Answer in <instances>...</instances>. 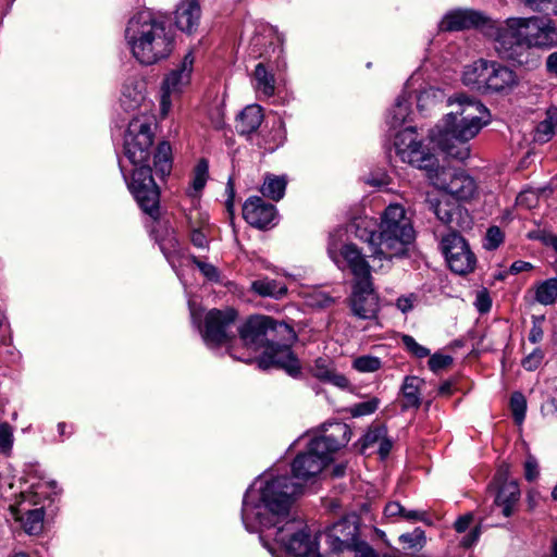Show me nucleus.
<instances>
[{
    "label": "nucleus",
    "instance_id": "f257e3e1",
    "mask_svg": "<svg viewBox=\"0 0 557 557\" xmlns=\"http://www.w3.org/2000/svg\"><path fill=\"white\" fill-rule=\"evenodd\" d=\"M300 491L287 476L261 478L246 491L242 505L245 529L259 533L262 545L275 554L271 541L294 557H322L318 542L302 521L290 518V507Z\"/></svg>",
    "mask_w": 557,
    "mask_h": 557
},
{
    "label": "nucleus",
    "instance_id": "f03ea898",
    "mask_svg": "<svg viewBox=\"0 0 557 557\" xmlns=\"http://www.w3.org/2000/svg\"><path fill=\"white\" fill-rule=\"evenodd\" d=\"M490 36L500 58L527 70L541 64L540 55L532 48L548 50L557 46V26L547 16L508 17L490 25Z\"/></svg>",
    "mask_w": 557,
    "mask_h": 557
},
{
    "label": "nucleus",
    "instance_id": "7ed1b4c3",
    "mask_svg": "<svg viewBox=\"0 0 557 557\" xmlns=\"http://www.w3.org/2000/svg\"><path fill=\"white\" fill-rule=\"evenodd\" d=\"M152 145L153 133L149 119L144 116L134 117L128 123L124 135V154L135 166L131 180L127 178L121 161L119 165L128 189L140 209L156 220L160 213V191L149 165Z\"/></svg>",
    "mask_w": 557,
    "mask_h": 557
},
{
    "label": "nucleus",
    "instance_id": "20e7f679",
    "mask_svg": "<svg viewBox=\"0 0 557 557\" xmlns=\"http://www.w3.org/2000/svg\"><path fill=\"white\" fill-rule=\"evenodd\" d=\"M455 110L430 132L431 140L448 157L465 161L470 156L469 141L490 122L487 108L478 99L457 95L448 99Z\"/></svg>",
    "mask_w": 557,
    "mask_h": 557
},
{
    "label": "nucleus",
    "instance_id": "39448f33",
    "mask_svg": "<svg viewBox=\"0 0 557 557\" xmlns=\"http://www.w3.org/2000/svg\"><path fill=\"white\" fill-rule=\"evenodd\" d=\"M356 226L359 230V223ZM356 236L370 244L373 260L391 262L407 255L416 232L404 207L392 203L381 215L377 233L364 228L362 233L356 231Z\"/></svg>",
    "mask_w": 557,
    "mask_h": 557
},
{
    "label": "nucleus",
    "instance_id": "423d86ee",
    "mask_svg": "<svg viewBox=\"0 0 557 557\" xmlns=\"http://www.w3.org/2000/svg\"><path fill=\"white\" fill-rule=\"evenodd\" d=\"M125 38L134 58L144 65L169 58L175 47L173 30L150 11H140L129 18Z\"/></svg>",
    "mask_w": 557,
    "mask_h": 557
},
{
    "label": "nucleus",
    "instance_id": "0eeeda50",
    "mask_svg": "<svg viewBox=\"0 0 557 557\" xmlns=\"http://www.w3.org/2000/svg\"><path fill=\"white\" fill-rule=\"evenodd\" d=\"M350 437L351 430L346 423H331L322 435L310 441L306 451L299 453L295 457L292 463L293 478H289L288 475L287 478L292 483H298L300 485V491L297 496L302 492V483L318 475L331 461L332 454L346 446L350 441ZM265 475L268 478L278 476L273 475L270 472H265L253 483ZM282 476H286V474H283Z\"/></svg>",
    "mask_w": 557,
    "mask_h": 557
},
{
    "label": "nucleus",
    "instance_id": "6e6552de",
    "mask_svg": "<svg viewBox=\"0 0 557 557\" xmlns=\"http://www.w3.org/2000/svg\"><path fill=\"white\" fill-rule=\"evenodd\" d=\"M462 83L483 95L507 96L520 85V77L508 65L481 58L463 67Z\"/></svg>",
    "mask_w": 557,
    "mask_h": 557
},
{
    "label": "nucleus",
    "instance_id": "1a4fd4ad",
    "mask_svg": "<svg viewBox=\"0 0 557 557\" xmlns=\"http://www.w3.org/2000/svg\"><path fill=\"white\" fill-rule=\"evenodd\" d=\"M237 332L244 346L255 351L264 350L275 338L297 341V334L289 324L268 315L250 317Z\"/></svg>",
    "mask_w": 557,
    "mask_h": 557
},
{
    "label": "nucleus",
    "instance_id": "9d476101",
    "mask_svg": "<svg viewBox=\"0 0 557 557\" xmlns=\"http://www.w3.org/2000/svg\"><path fill=\"white\" fill-rule=\"evenodd\" d=\"M394 149L396 156L399 157L403 162L426 171L430 180L431 175H434L441 169L436 157L422 141L417 140V134L413 127H406L396 134Z\"/></svg>",
    "mask_w": 557,
    "mask_h": 557
},
{
    "label": "nucleus",
    "instance_id": "9b49d317",
    "mask_svg": "<svg viewBox=\"0 0 557 557\" xmlns=\"http://www.w3.org/2000/svg\"><path fill=\"white\" fill-rule=\"evenodd\" d=\"M236 320L237 312L233 308L209 310L205 315L203 324L199 325L205 344L209 348L228 346L238 331Z\"/></svg>",
    "mask_w": 557,
    "mask_h": 557
},
{
    "label": "nucleus",
    "instance_id": "f8f14e48",
    "mask_svg": "<svg viewBox=\"0 0 557 557\" xmlns=\"http://www.w3.org/2000/svg\"><path fill=\"white\" fill-rule=\"evenodd\" d=\"M343 232L335 231L329 237L327 253L339 268H348L354 275L355 283L371 280L370 265L366 256L355 244H342Z\"/></svg>",
    "mask_w": 557,
    "mask_h": 557
},
{
    "label": "nucleus",
    "instance_id": "ddd939ff",
    "mask_svg": "<svg viewBox=\"0 0 557 557\" xmlns=\"http://www.w3.org/2000/svg\"><path fill=\"white\" fill-rule=\"evenodd\" d=\"M295 342L275 338V342H271L258 358V368L262 370L278 368L288 375L297 377L301 373V366L299 359L292 350V345Z\"/></svg>",
    "mask_w": 557,
    "mask_h": 557
},
{
    "label": "nucleus",
    "instance_id": "4468645a",
    "mask_svg": "<svg viewBox=\"0 0 557 557\" xmlns=\"http://www.w3.org/2000/svg\"><path fill=\"white\" fill-rule=\"evenodd\" d=\"M441 250L454 273L466 275L475 269L476 258L466 239L457 232H450L442 238Z\"/></svg>",
    "mask_w": 557,
    "mask_h": 557
},
{
    "label": "nucleus",
    "instance_id": "2eb2a0df",
    "mask_svg": "<svg viewBox=\"0 0 557 557\" xmlns=\"http://www.w3.org/2000/svg\"><path fill=\"white\" fill-rule=\"evenodd\" d=\"M195 58L189 51L181 63L171 70L164 77L161 86V109L166 113L171 107L172 98L178 97L190 84Z\"/></svg>",
    "mask_w": 557,
    "mask_h": 557
},
{
    "label": "nucleus",
    "instance_id": "dca6fc26",
    "mask_svg": "<svg viewBox=\"0 0 557 557\" xmlns=\"http://www.w3.org/2000/svg\"><path fill=\"white\" fill-rule=\"evenodd\" d=\"M431 181L434 186L457 200L468 201L478 194L475 181L465 172H453L442 168L434 175H431Z\"/></svg>",
    "mask_w": 557,
    "mask_h": 557
},
{
    "label": "nucleus",
    "instance_id": "f3484780",
    "mask_svg": "<svg viewBox=\"0 0 557 557\" xmlns=\"http://www.w3.org/2000/svg\"><path fill=\"white\" fill-rule=\"evenodd\" d=\"M351 310L360 319H374L379 312V298L373 290L372 278L354 283Z\"/></svg>",
    "mask_w": 557,
    "mask_h": 557
},
{
    "label": "nucleus",
    "instance_id": "a211bd4d",
    "mask_svg": "<svg viewBox=\"0 0 557 557\" xmlns=\"http://www.w3.org/2000/svg\"><path fill=\"white\" fill-rule=\"evenodd\" d=\"M276 214L275 206L259 196L249 197L243 206V216L246 222L259 230L273 226Z\"/></svg>",
    "mask_w": 557,
    "mask_h": 557
},
{
    "label": "nucleus",
    "instance_id": "6ab92c4d",
    "mask_svg": "<svg viewBox=\"0 0 557 557\" xmlns=\"http://www.w3.org/2000/svg\"><path fill=\"white\" fill-rule=\"evenodd\" d=\"M485 23L486 17L482 13L469 9H457L444 15L438 24V28L442 32H458L484 25Z\"/></svg>",
    "mask_w": 557,
    "mask_h": 557
},
{
    "label": "nucleus",
    "instance_id": "aec40b11",
    "mask_svg": "<svg viewBox=\"0 0 557 557\" xmlns=\"http://www.w3.org/2000/svg\"><path fill=\"white\" fill-rule=\"evenodd\" d=\"M264 119L263 110L259 104L245 107L236 117L235 128L240 136L250 138L257 132Z\"/></svg>",
    "mask_w": 557,
    "mask_h": 557
},
{
    "label": "nucleus",
    "instance_id": "412c9836",
    "mask_svg": "<svg viewBox=\"0 0 557 557\" xmlns=\"http://www.w3.org/2000/svg\"><path fill=\"white\" fill-rule=\"evenodd\" d=\"M200 16L201 10L197 0H183L175 11V24L182 32L190 34L197 29Z\"/></svg>",
    "mask_w": 557,
    "mask_h": 557
},
{
    "label": "nucleus",
    "instance_id": "4be33fe9",
    "mask_svg": "<svg viewBox=\"0 0 557 557\" xmlns=\"http://www.w3.org/2000/svg\"><path fill=\"white\" fill-rule=\"evenodd\" d=\"M285 139L284 122L280 117H275L267 133L257 134L256 144L265 151L273 152L284 144Z\"/></svg>",
    "mask_w": 557,
    "mask_h": 557
},
{
    "label": "nucleus",
    "instance_id": "5701e85b",
    "mask_svg": "<svg viewBox=\"0 0 557 557\" xmlns=\"http://www.w3.org/2000/svg\"><path fill=\"white\" fill-rule=\"evenodd\" d=\"M425 202L428 209L432 211L443 224L450 228L459 226V224L455 222L456 218L460 216L462 213V209L459 206L450 205L437 198H428Z\"/></svg>",
    "mask_w": 557,
    "mask_h": 557
},
{
    "label": "nucleus",
    "instance_id": "b1692460",
    "mask_svg": "<svg viewBox=\"0 0 557 557\" xmlns=\"http://www.w3.org/2000/svg\"><path fill=\"white\" fill-rule=\"evenodd\" d=\"M520 497V490L516 482H505L499 487L494 505L502 508L504 517L509 518L513 513L516 504Z\"/></svg>",
    "mask_w": 557,
    "mask_h": 557
},
{
    "label": "nucleus",
    "instance_id": "393cba45",
    "mask_svg": "<svg viewBox=\"0 0 557 557\" xmlns=\"http://www.w3.org/2000/svg\"><path fill=\"white\" fill-rule=\"evenodd\" d=\"M250 290L260 297L282 299L287 294V286L278 281L261 277L251 282Z\"/></svg>",
    "mask_w": 557,
    "mask_h": 557
},
{
    "label": "nucleus",
    "instance_id": "a878e982",
    "mask_svg": "<svg viewBox=\"0 0 557 557\" xmlns=\"http://www.w3.org/2000/svg\"><path fill=\"white\" fill-rule=\"evenodd\" d=\"M411 94H409L408 91H403L396 99L395 101V104L392 107V109L388 111V114H387V123L389 124L391 127L393 128H396L400 125H403L411 110H410V106H411Z\"/></svg>",
    "mask_w": 557,
    "mask_h": 557
},
{
    "label": "nucleus",
    "instance_id": "bb28decb",
    "mask_svg": "<svg viewBox=\"0 0 557 557\" xmlns=\"http://www.w3.org/2000/svg\"><path fill=\"white\" fill-rule=\"evenodd\" d=\"M423 381L418 376H406L401 385L403 409L418 408L421 404L420 389Z\"/></svg>",
    "mask_w": 557,
    "mask_h": 557
},
{
    "label": "nucleus",
    "instance_id": "cd10ccee",
    "mask_svg": "<svg viewBox=\"0 0 557 557\" xmlns=\"http://www.w3.org/2000/svg\"><path fill=\"white\" fill-rule=\"evenodd\" d=\"M145 100L143 84L128 82L124 84L121 96V104L125 111H132L140 107Z\"/></svg>",
    "mask_w": 557,
    "mask_h": 557
},
{
    "label": "nucleus",
    "instance_id": "c85d7f7f",
    "mask_svg": "<svg viewBox=\"0 0 557 557\" xmlns=\"http://www.w3.org/2000/svg\"><path fill=\"white\" fill-rule=\"evenodd\" d=\"M557 127V108H549L546 112V117L541 121L535 127L534 141L545 144L549 141Z\"/></svg>",
    "mask_w": 557,
    "mask_h": 557
},
{
    "label": "nucleus",
    "instance_id": "c756f323",
    "mask_svg": "<svg viewBox=\"0 0 557 557\" xmlns=\"http://www.w3.org/2000/svg\"><path fill=\"white\" fill-rule=\"evenodd\" d=\"M23 512L20 517L24 530L28 534H38L44 528L45 511L44 507H37L34 509L21 508Z\"/></svg>",
    "mask_w": 557,
    "mask_h": 557
},
{
    "label": "nucleus",
    "instance_id": "7c9ffc66",
    "mask_svg": "<svg viewBox=\"0 0 557 557\" xmlns=\"http://www.w3.org/2000/svg\"><path fill=\"white\" fill-rule=\"evenodd\" d=\"M287 181L285 176L267 175L261 186V193L274 201L281 200L285 195Z\"/></svg>",
    "mask_w": 557,
    "mask_h": 557
},
{
    "label": "nucleus",
    "instance_id": "2f4dec72",
    "mask_svg": "<svg viewBox=\"0 0 557 557\" xmlns=\"http://www.w3.org/2000/svg\"><path fill=\"white\" fill-rule=\"evenodd\" d=\"M255 82L256 89L262 92L265 97L274 95L275 79L274 76L269 73L263 63H258L255 69Z\"/></svg>",
    "mask_w": 557,
    "mask_h": 557
},
{
    "label": "nucleus",
    "instance_id": "473e14b6",
    "mask_svg": "<svg viewBox=\"0 0 557 557\" xmlns=\"http://www.w3.org/2000/svg\"><path fill=\"white\" fill-rule=\"evenodd\" d=\"M557 299V278L541 282L535 289V300L544 306L553 305Z\"/></svg>",
    "mask_w": 557,
    "mask_h": 557
},
{
    "label": "nucleus",
    "instance_id": "72a5a7b5",
    "mask_svg": "<svg viewBox=\"0 0 557 557\" xmlns=\"http://www.w3.org/2000/svg\"><path fill=\"white\" fill-rule=\"evenodd\" d=\"M171 154L172 149L169 143L162 141L158 145L153 156V164L162 175L169 174L171 171Z\"/></svg>",
    "mask_w": 557,
    "mask_h": 557
},
{
    "label": "nucleus",
    "instance_id": "f704fd0d",
    "mask_svg": "<svg viewBox=\"0 0 557 557\" xmlns=\"http://www.w3.org/2000/svg\"><path fill=\"white\" fill-rule=\"evenodd\" d=\"M510 410L517 424H522L525 419L527 399L520 392H515L510 397Z\"/></svg>",
    "mask_w": 557,
    "mask_h": 557
},
{
    "label": "nucleus",
    "instance_id": "c9c22d12",
    "mask_svg": "<svg viewBox=\"0 0 557 557\" xmlns=\"http://www.w3.org/2000/svg\"><path fill=\"white\" fill-rule=\"evenodd\" d=\"M381 367V359L369 355L360 356L356 358L352 362V368L361 373L375 372L380 370Z\"/></svg>",
    "mask_w": 557,
    "mask_h": 557
},
{
    "label": "nucleus",
    "instance_id": "e433bc0d",
    "mask_svg": "<svg viewBox=\"0 0 557 557\" xmlns=\"http://www.w3.org/2000/svg\"><path fill=\"white\" fill-rule=\"evenodd\" d=\"M387 435V429L383 424L372 425L362 436V448L379 444Z\"/></svg>",
    "mask_w": 557,
    "mask_h": 557
},
{
    "label": "nucleus",
    "instance_id": "4c0bfd02",
    "mask_svg": "<svg viewBox=\"0 0 557 557\" xmlns=\"http://www.w3.org/2000/svg\"><path fill=\"white\" fill-rule=\"evenodd\" d=\"M208 173H209V165L207 160L201 159L195 170H194V177H193V188L195 191H200L203 189L207 180H208Z\"/></svg>",
    "mask_w": 557,
    "mask_h": 557
},
{
    "label": "nucleus",
    "instance_id": "58836bf2",
    "mask_svg": "<svg viewBox=\"0 0 557 557\" xmlns=\"http://www.w3.org/2000/svg\"><path fill=\"white\" fill-rule=\"evenodd\" d=\"M380 400L376 397H372L369 400L355 404L349 408V412L352 417L368 416L376 411L379 408Z\"/></svg>",
    "mask_w": 557,
    "mask_h": 557
},
{
    "label": "nucleus",
    "instance_id": "ea45409f",
    "mask_svg": "<svg viewBox=\"0 0 557 557\" xmlns=\"http://www.w3.org/2000/svg\"><path fill=\"white\" fill-rule=\"evenodd\" d=\"M504 242V233L498 226H491L486 231L483 247L486 250H495Z\"/></svg>",
    "mask_w": 557,
    "mask_h": 557
},
{
    "label": "nucleus",
    "instance_id": "a19ab883",
    "mask_svg": "<svg viewBox=\"0 0 557 557\" xmlns=\"http://www.w3.org/2000/svg\"><path fill=\"white\" fill-rule=\"evenodd\" d=\"M401 343L412 356L417 358H425L430 356V349L420 345L411 335H403Z\"/></svg>",
    "mask_w": 557,
    "mask_h": 557
},
{
    "label": "nucleus",
    "instance_id": "79ce46f5",
    "mask_svg": "<svg viewBox=\"0 0 557 557\" xmlns=\"http://www.w3.org/2000/svg\"><path fill=\"white\" fill-rule=\"evenodd\" d=\"M14 442L13 428L8 422L0 423V451L10 454Z\"/></svg>",
    "mask_w": 557,
    "mask_h": 557
},
{
    "label": "nucleus",
    "instance_id": "37998d69",
    "mask_svg": "<svg viewBox=\"0 0 557 557\" xmlns=\"http://www.w3.org/2000/svg\"><path fill=\"white\" fill-rule=\"evenodd\" d=\"M190 226V242L199 249H206L209 246L208 236L203 231L202 226L196 227L191 220L189 221Z\"/></svg>",
    "mask_w": 557,
    "mask_h": 557
},
{
    "label": "nucleus",
    "instance_id": "c03bdc74",
    "mask_svg": "<svg viewBox=\"0 0 557 557\" xmlns=\"http://www.w3.org/2000/svg\"><path fill=\"white\" fill-rule=\"evenodd\" d=\"M453 361L454 359L451 356L435 352L430 357L428 364L433 372H438L453 364Z\"/></svg>",
    "mask_w": 557,
    "mask_h": 557
},
{
    "label": "nucleus",
    "instance_id": "a18cd8bd",
    "mask_svg": "<svg viewBox=\"0 0 557 557\" xmlns=\"http://www.w3.org/2000/svg\"><path fill=\"white\" fill-rule=\"evenodd\" d=\"M400 542L408 544L410 548L421 547L425 541L424 532L417 528L413 532L401 534Z\"/></svg>",
    "mask_w": 557,
    "mask_h": 557
},
{
    "label": "nucleus",
    "instance_id": "49530a36",
    "mask_svg": "<svg viewBox=\"0 0 557 557\" xmlns=\"http://www.w3.org/2000/svg\"><path fill=\"white\" fill-rule=\"evenodd\" d=\"M543 359V350L541 348H535L522 360L521 363L527 371H535L541 366Z\"/></svg>",
    "mask_w": 557,
    "mask_h": 557
},
{
    "label": "nucleus",
    "instance_id": "de8ad7c7",
    "mask_svg": "<svg viewBox=\"0 0 557 557\" xmlns=\"http://www.w3.org/2000/svg\"><path fill=\"white\" fill-rule=\"evenodd\" d=\"M312 371H313V375L317 379L324 382L331 375V373L334 371V369L330 367L327 360H325L323 358H319L314 361Z\"/></svg>",
    "mask_w": 557,
    "mask_h": 557
},
{
    "label": "nucleus",
    "instance_id": "09e8293b",
    "mask_svg": "<svg viewBox=\"0 0 557 557\" xmlns=\"http://www.w3.org/2000/svg\"><path fill=\"white\" fill-rule=\"evenodd\" d=\"M160 249L163 252L164 257L171 261L175 253L178 252V242L174 236L162 239L160 242Z\"/></svg>",
    "mask_w": 557,
    "mask_h": 557
},
{
    "label": "nucleus",
    "instance_id": "8fccbe9b",
    "mask_svg": "<svg viewBox=\"0 0 557 557\" xmlns=\"http://www.w3.org/2000/svg\"><path fill=\"white\" fill-rule=\"evenodd\" d=\"M524 4L542 11L557 14V0H520Z\"/></svg>",
    "mask_w": 557,
    "mask_h": 557
},
{
    "label": "nucleus",
    "instance_id": "3c124183",
    "mask_svg": "<svg viewBox=\"0 0 557 557\" xmlns=\"http://www.w3.org/2000/svg\"><path fill=\"white\" fill-rule=\"evenodd\" d=\"M474 306L480 313L490 311L492 307V300L486 290H481L476 294Z\"/></svg>",
    "mask_w": 557,
    "mask_h": 557
},
{
    "label": "nucleus",
    "instance_id": "603ef678",
    "mask_svg": "<svg viewBox=\"0 0 557 557\" xmlns=\"http://www.w3.org/2000/svg\"><path fill=\"white\" fill-rule=\"evenodd\" d=\"M539 465L534 457H529L524 463V476L527 481L532 482L539 476Z\"/></svg>",
    "mask_w": 557,
    "mask_h": 557
},
{
    "label": "nucleus",
    "instance_id": "864d4df0",
    "mask_svg": "<svg viewBox=\"0 0 557 557\" xmlns=\"http://www.w3.org/2000/svg\"><path fill=\"white\" fill-rule=\"evenodd\" d=\"M324 382H329V383H331L339 388H343V389H345L349 386L348 379L344 374L337 373L335 370L331 373V375Z\"/></svg>",
    "mask_w": 557,
    "mask_h": 557
},
{
    "label": "nucleus",
    "instance_id": "5fc2aeb1",
    "mask_svg": "<svg viewBox=\"0 0 557 557\" xmlns=\"http://www.w3.org/2000/svg\"><path fill=\"white\" fill-rule=\"evenodd\" d=\"M480 534H481V525H475L469 534L465 535L461 540V545L463 547H471L472 545H474L479 537H480Z\"/></svg>",
    "mask_w": 557,
    "mask_h": 557
},
{
    "label": "nucleus",
    "instance_id": "6e6d98bb",
    "mask_svg": "<svg viewBox=\"0 0 557 557\" xmlns=\"http://www.w3.org/2000/svg\"><path fill=\"white\" fill-rule=\"evenodd\" d=\"M424 517V511L419 510H407L404 506H401L400 513L398 518L406 521H420Z\"/></svg>",
    "mask_w": 557,
    "mask_h": 557
},
{
    "label": "nucleus",
    "instance_id": "4d7b16f0",
    "mask_svg": "<svg viewBox=\"0 0 557 557\" xmlns=\"http://www.w3.org/2000/svg\"><path fill=\"white\" fill-rule=\"evenodd\" d=\"M413 300L414 296H401L396 300V307L399 309L403 313H407L412 310L413 308Z\"/></svg>",
    "mask_w": 557,
    "mask_h": 557
},
{
    "label": "nucleus",
    "instance_id": "13d9d810",
    "mask_svg": "<svg viewBox=\"0 0 557 557\" xmlns=\"http://www.w3.org/2000/svg\"><path fill=\"white\" fill-rule=\"evenodd\" d=\"M195 263L198 265L200 271L203 273L205 276H207L209 280H216L218 278V271L215 267L209 263H205L201 261L196 260L194 258Z\"/></svg>",
    "mask_w": 557,
    "mask_h": 557
},
{
    "label": "nucleus",
    "instance_id": "bf43d9fd",
    "mask_svg": "<svg viewBox=\"0 0 557 557\" xmlns=\"http://www.w3.org/2000/svg\"><path fill=\"white\" fill-rule=\"evenodd\" d=\"M539 238L545 246L552 247L557 253V235L552 232L542 231Z\"/></svg>",
    "mask_w": 557,
    "mask_h": 557
},
{
    "label": "nucleus",
    "instance_id": "052dcab7",
    "mask_svg": "<svg viewBox=\"0 0 557 557\" xmlns=\"http://www.w3.org/2000/svg\"><path fill=\"white\" fill-rule=\"evenodd\" d=\"M472 519H473L472 513H467V515L459 517L454 524L455 530L458 533L465 532L470 527Z\"/></svg>",
    "mask_w": 557,
    "mask_h": 557
},
{
    "label": "nucleus",
    "instance_id": "680f3d73",
    "mask_svg": "<svg viewBox=\"0 0 557 557\" xmlns=\"http://www.w3.org/2000/svg\"><path fill=\"white\" fill-rule=\"evenodd\" d=\"M431 97H435V90L430 88L421 91L417 96V106L420 110H424V108L428 106L426 101L430 100Z\"/></svg>",
    "mask_w": 557,
    "mask_h": 557
},
{
    "label": "nucleus",
    "instance_id": "e2e57ef3",
    "mask_svg": "<svg viewBox=\"0 0 557 557\" xmlns=\"http://www.w3.org/2000/svg\"><path fill=\"white\" fill-rule=\"evenodd\" d=\"M401 510V505L398 502H389L384 508V516L386 518H398Z\"/></svg>",
    "mask_w": 557,
    "mask_h": 557
},
{
    "label": "nucleus",
    "instance_id": "0e129e2a",
    "mask_svg": "<svg viewBox=\"0 0 557 557\" xmlns=\"http://www.w3.org/2000/svg\"><path fill=\"white\" fill-rule=\"evenodd\" d=\"M545 66L548 74L557 77V51L548 54Z\"/></svg>",
    "mask_w": 557,
    "mask_h": 557
},
{
    "label": "nucleus",
    "instance_id": "69168bd1",
    "mask_svg": "<svg viewBox=\"0 0 557 557\" xmlns=\"http://www.w3.org/2000/svg\"><path fill=\"white\" fill-rule=\"evenodd\" d=\"M533 265L530 262L518 260L510 265V273L518 274L523 271L532 270Z\"/></svg>",
    "mask_w": 557,
    "mask_h": 557
},
{
    "label": "nucleus",
    "instance_id": "338daca9",
    "mask_svg": "<svg viewBox=\"0 0 557 557\" xmlns=\"http://www.w3.org/2000/svg\"><path fill=\"white\" fill-rule=\"evenodd\" d=\"M543 338V330L540 325L533 324L529 333V341L531 343H537Z\"/></svg>",
    "mask_w": 557,
    "mask_h": 557
},
{
    "label": "nucleus",
    "instance_id": "774afa93",
    "mask_svg": "<svg viewBox=\"0 0 557 557\" xmlns=\"http://www.w3.org/2000/svg\"><path fill=\"white\" fill-rule=\"evenodd\" d=\"M542 410H545L547 413H556L557 412V398L550 397L546 400V403L542 406Z\"/></svg>",
    "mask_w": 557,
    "mask_h": 557
}]
</instances>
